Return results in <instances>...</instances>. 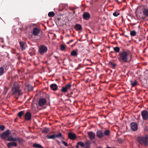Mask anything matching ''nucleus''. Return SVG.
I'll use <instances>...</instances> for the list:
<instances>
[{"label": "nucleus", "instance_id": "obj_40", "mask_svg": "<svg viewBox=\"0 0 148 148\" xmlns=\"http://www.w3.org/2000/svg\"><path fill=\"white\" fill-rule=\"evenodd\" d=\"M62 143L63 144L66 146H68V144L67 143L64 141H62Z\"/></svg>", "mask_w": 148, "mask_h": 148}, {"label": "nucleus", "instance_id": "obj_29", "mask_svg": "<svg viewBox=\"0 0 148 148\" xmlns=\"http://www.w3.org/2000/svg\"><path fill=\"white\" fill-rule=\"evenodd\" d=\"M131 84L132 86H134L137 85V82L136 81H134L131 83Z\"/></svg>", "mask_w": 148, "mask_h": 148}, {"label": "nucleus", "instance_id": "obj_33", "mask_svg": "<svg viewBox=\"0 0 148 148\" xmlns=\"http://www.w3.org/2000/svg\"><path fill=\"white\" fill-rule=\"evenodd\" d=\"M71 86V85L70 84H67L65 86L66 87V88L67 90L70 89Z\"/></svg>", "mask_w": 148, "mask_h": 148}, {"label": "nucleus", "instance_id": "obj_11", "mask_svg": "<svg viewBox=\"0 0 148 148\" xmlns=\"http://www.w3.org/2000/svg\"><path fill=\"white\" fill-rule=\"evenodd\" d=\"M88 133L90 139L92 140L94 139L95 134L94 133L92 132H89Z\"/></svg>", "mask_w": 148, "mask_h": 148}, {"label": "nucleus", "instance_id": "obj_1", "mask_svg": "<svg viewBox=\"0 0 148 148\" xmlns=\"http://www.w3.org/2000/svg\"><path fill=\"white\" fill-rule=\"evenodd\" d=\"M132 54L128 51L120 52L118 56V60L121 62H127L130 61L132 58Z\"/></svg>", "mask_w": 148, "mask_h": 148}, {"label": "nucleus", "instance_id": "obj_3", "mask_svg": "<svg viewBox=\"0 0 148 148\" xmlns=\"http://www.w3.org/2000/svg\"><path fill=\"white\" fill-rule=\"evenodd\" d=\"M12 94L19 95L21 94L22 93L21 90L19 89L18 83L16 82L14 83V86L12 89Z\"/></svg>", "mask_w": 148, "mask_h": 148}, {"label": "nucleus", "instance_id": "obj_12", "mask_svg": "<svg viewBox=\"0 0 148 148\" xmlns=\"http://www.w3.org/2000/svg\"><path fill=\"white\" fill-rule=\"evenodd\" d=\"M83 17L84 19L87 20L90 18V15L88 12H86L83 14Z\"/></svg>", "mask_w": 148, "mask_h": 148}, {"label": "nucleus", "instance_id": "obj_24", "mask_svg": "<svg viewBox=\"0 0 148 148\" xmlns=\"http://www.w3.org/2000/svg\"><path fill=\"white\" fill-rule=\"evenodd\" d=\"M33 146L36 148H43L40 145L36 143L34 144L33 145Z\"/></svg>", "mask_w": 148, "mask_h": 148}, {"label": "nucleus", "instance_id": "obj_43", "mask_svg": "<svg viewBox=\"0 0 148 148\" xmlns=\"http://www.w3.org/2000/svg\"><path fill=\"white\" fill-rule=\"evenodd\" d=\"M77 146H76V148H78L79 147V145H78V144H77Z\"/></svg>", "mask_w": 148, "mask_h": 148}, {"label": "nucleus", "instance_id": "obj_15", "mask_svg": "<svg viewBox=\"0 0 148 148\" xmlns=\"http://www.w3.org/2000/svg\"><path fill=\"white\" fill-rule=\"evenodd\" d=\"M39 32V29L37 28H34L33 30V34L34 36L38 35Z\"/></svg>", "mask_w": 148, "mask_h": 148}, {"label": "nucleus", "instance_id": "obj_5", "mask_svg": "<svg viewBox=\"0 0 148 148\" xmlns=\"http://www.w3.org/2000/svg\"><path fill=\"white\" fill-rule=\"evenodd\" d=\"M47 48L43 45L40 46L39 47V52L41 54H43L47 52Z\"/></svg>", "mask_w": 148, "mask_h": 148}, {"label": "nucleus", "instance_id": "obj_21", "mask_svg": "<svg viewBox=\"0 0 148 148\" xmlns=\"http://www.w3.org/2000/svg\"><path fill=\"white\" fill-rule=\"evenodd\" d=\"M55 138H63V136L61 133L59 132L58 134H55Z\"/></svg>", "mask_w": 148, "mask_h": 148}, {"label": "nucleus", "instance_id": "obj_9", "mask_svg": "<svg viewBox=\"0 0 148 148\" xmlns=\"http://www.w3.org/2000/svg\"><path fill=\"white\" fill-rule=\"evenodd\" d=\"M47 101L45 99L42 98L39 100L38 104L39 106H44L46 103Z\"/></svg>", "mask_w": 148, "mask_h": 148}, {"label": "nucleus", "instance_id": "obj_45", "mask_svg": "<svg viewBox=\"0 0 148 148\" xmlns=\"http://www.w3.org/2000/svg\"><path fill=\"white\" fill-rule=\"evenodd\" d=\"M106 148H111L110 147H106Z\"/></svg>", "mask_w": 148, "mask_h": 148}, {"label": "nucleus", "instance_id": "obj_41", "mask_svg": "<svg viewBox=\"0 0 148 148\" xmlns=\"http://www.w3.org/2000/svg\"><path fill=\"white\" fill-rule=\"evenodd\" d=\"M73 41V40H70L69 42H67V44H69L70 42H72Z\"/></svg>", "mask_w": 148, "mask_h": 148}, {"label": "nucleus", "instance_id": "obj_42", "mask_svg": "<svg viewBox=\"0 0 148 148\" xmlns=\"http://www.w3.org/2000/svg\"><path fill=\"white\" fill-rule=\"evenodd\" d=\"M111 64L112 65L114 66H116V64L112 63H111Z\"/></svg>", "mask_w": 148, "mask_h": 148}, {"label": "nucleus", "instance_id": "obj_19", "mask_svg": "<svg viewBox=\"0 0 148 148\" xmlns=\"http://www.w3.org/2000/svg\"><path fill=\"white\" fill-rule=\"evenodd\" d=\"M55 134H53L51 135H47V137L48 139H54L55 138Z\"/></svg>", "mask_w": 148, "mask_h": 148}, {"label": "nucleus", "instance_id": "obj_34", "mask_svg": "<svg viewBox=\"0 0 148 148\" xmlns=\"http://www.w3.org/2000/svg\"><path fill=\"white\" fill-rule=\"evenodd\" d=\"M67 90L66 87H63L61 89L62 92H66Z\"/></svg>", "mask_w": 148, "mask_h": 148}, {"label": "nucleus", "instance_id": "obj_4", "mask_svg": "<svg viewBox=\"0 0 148 148\" xmlns=\"http://www.w3.org/2000/svg\"><path fill=\"white\" fill-rule=\"evenodd\" d=\"M0 136L2 139L5 140L9 141V130H7L3 133Z\"/></svg>", "mask_w": 148, "mask_h": 148}, {"label": "nucleus", "instance_id": "obj_31", "mask_svg": "<svg viewBox=\"0 0 148 148\" xmlns=\"http://www.w3.org/2000/svg\"><path fill=\"white\" fill-rule=\"evenodd\" d=\"M114 51L116 52H119L120 51V49L118 47H116L114 48Z\"/></svg>", "mask_w": 148, "mask_h": 148}, {"label": "nucleus", "instance_id": "obj_8", "mask_svg": "<svg viewBox=\"0 0 148 148\" xmlns=\"http://www.w3.org/2000/svg\"><path fill=\"white\" fill-rule=\"evenodd\" d=\"M69 138L71 140H73L77 138L76 134L73 132H69L68 134Z\"/></svg>", "mask_w": 148, "mask_h": 148}, {"label": "nucleus", "instance_id": "obj_39", "mask_svg": "<svg viewBox=\"0 0 148 148\" xmlns=\"http://www.w3.org/2000/svg\"><path fill=\"white\" fill-rule=\"evenodd\" d=\"M28 89L29 90H32L33 89V88L30 86V85H28L27 86Z\"/></svg>", "mask_w": 148, "mask_h": 148}, {"label": "nucleus", "instance_id": "obj_25", "mask_svg": "<svg viewBox=\"0 0 148 148\" xmlns=\"http://www.w3.org/2000/svg\"><path fill=\"white\" fill-rule=\"evenodd\" d=\"M55 15V13L53 12H51L48 13V16L49 17H53Z\"/></svg>", "mask_w": 148, "mask_h": 148}, {"label": "nucleus", "instance_id": "obj_28", "mask_svg": "<svg viewBox=\"0 0 148 148\" xmlns=\"http://www.w3.org/2000/svg\"><path fill=\"white\" fill-rule=\"evenodd\" d=\"M24 113V111H21L18 113V116L20 117H21L23 115Z\"/></svg>", "mask_w": 148, "mask_h": 148}, {"label": "nucleus", "instance_id": "obj_17", "mask_svg": "<svg viewBox=\"0 0 148 148\" xmlns=\"http://www.w3.org/2000/svg\"><path fill=\"white\" fill-rule=\"evenodd\" d=\"M50 87L52 90H56L58 88V86L56 84H53L50 85Z\"/></svg>", "mask_w": 148, "mask_h": 148}, {"label": "nucleus", "instance_id": "obj_37", "mask_svg": "<svg viewBox=\"0 0 148 148\" xmlns=\"http://www.w3.org/2000/svg\"><path fill=\"white\" fill-rule=\"evenodd\" d=\"M119 13L116 12H115L113 13V15L115 16H116L119 15Z\"/></svg>", "mask_w": 148, "mask_h": 148}, {"label": "nucleus", "instance_id": "obj_32", "mask_svg": "<svg viewBox=\"0 0 148 148\" xmlns=\"http://www.w3.org/2000/svg\"><path fill=\"white\" fill-rule=\"evenodd\" d=\"M110 133V131L109 130H106L104 132V134L105 136H107Z\"/></svg>", "mask_w": 148, "mask_h": 148}, {"label": "nucleus", "instance_id": "obj_35", "mask_svg": "<svg viewBox=\"0 0 148 148\" xmlns=\"http://www.w3.org/2000/svg\"><path fill=\"white\" fill-rule=\"evenodd\" d=\"M77 144L80 145L81 147H83L84 145V143L81 141L78 142L77 143Z\"/></svg>", "mask_w": 148, "mask_h": 148}, {"label": "nucleus", "instance_id": "obj_23", "mask_svg": "<svg viewBox=\"0 0 148 148\" xmlns=\"http://www.w3.org/2000/svg\"><path fill=\"white\" fill-rule=\"evenodd\" d=\"M71 55L73 56H77V53L75 51H73L71 53Z\"/></svg>", "mask_w": 148, "mask_h": 148}, {"label": "nucleus", "instance_id": "obj_7", "mask_svg": "<svg viewBox=\"0 0 148 148\" xmlns=\"http://www.w3.org/2000/svg\"><path fill=\"white\" fill-rule=\"evenodd\" d=\"M130 127L132 130L133 131L137 130L138 127L137 124L135 122H132L130 124Z\"/></svg>", "mask_w": 148, "mask_h": 148}, {"label": "nucleus", "instance_id": "obj_22", "mask_svg": "<svg viewBox=\"0 0 148 148\" xmlns=\"http://www.w3.org/2000/svg\"><path fill=\"white\" fill-rule=\"evenodd\" d=\"M67 6V5L66 4L61 3L60 4L59 7L60 8L63 9L65 8Z\"/></svg>", "mask_w": 148, "mask_h": 148}, {"label": "nucleus", "instance_id": "obj_30", "mask_svg": "<svg viewBox=\"0 0 148 148\" xmlns=\"http://www.w3.org/2000/svg\"><path fill=\"white\" fill-rule=\"evenodd\" d=\"M4 69L3 67L0 68V76L2 75L3 74Z\"/></svg>", "mask_w": 148, "mask_h": 148}, {"label": "nucleus", "instance_id": "obj_10", "mask_svg": "<svg viewBox=\"0 0 148 148\" xmlns=\"http://www.w3.org/2000/svg\"><path fill=\"white\" fill-rule=\"evenodd\" d=\"M12 140L14 141H18L19 143H22L24 140L22 138H14L12 136H10V141Z\"/></svg>", "mask_w": 148, "mask_h": 148}, {"label": "nucleus", "instance_id": "obj_36", "mask_svg": "<svg viewBox=\"0 0 148 148\" xmlns=\"http://www.w3.org/2000/svg\"><path fill=\"white\" fill-rule=\"evenodd\" d=\"M60 49L62 51L64 50L65 49V47L63 45H61L60 46Z\"/></svg>", "mask_w": 148, "mask_h": 148}, {"label": "nucleus", "instance_id": "obj_20", "mask_svg": "<svg viewBox=\"0 0 148 148\" xmlns=\"http://www.w3.org/2000/svg\"><path fill=\"white\" fill-rule=\"evenodd\" d=\"M143 13L145 15L148 16V9L144 8Z\"/></svg>", "mask_w": 148, "mask_h": 148}, {"label": "nucleus", "instance_id": "obj_26", "mask_svg": "<svg viewBox=\"0 0 148 148\" xmlns=\"http://www.w3.org/2000/svg\"><path fill=\"white\" fill-rule=\"evenodd\" d=\"M17 144L15 142H10V147L12 146L16 147L17 146Z\"/></svg>", "mask_w": 148, "mask_h": 148}, {"label": "nucleus", "instance_id": "obj_13", "mask_svg": "<svg viewBox=\"0 0 148 148\" xmlns=\"http://www.w3.org/2000/svg\"><path fill=\"white\" fill-rule=\"evenodd\" d=\"M96 136L99 138H102L104 136L103 133H102V132L99 130H97L96 133Z\"/></svg>", "mask_w": 148, "mask_h": 148}, {"label": "nucleus", "instance_id": "obj_2", "mask_svg": "<svg viewBox=\"0 0 148 148\" xmlns=\"http://www.w3.org/2000/svg\"><path fill=\"white\" fill-rule=\"evenodd\" d=\"M136 140L139 143L145 146L148 145V137L147 136H138Z\"/></svg>", "mask_w": 148, "mask_h": 148}, {"label": "nucleus", "instance_id": "obj_14", "mask_svg": "<svg viewBox=\"0 0 148 148\" xmlns=\"http://www.w3.org/2000/svg\"><path fill=\"white\" fill-rule=\"evenodd\" d=\"M31 117V114L29 112H27L25 115V120H30Z\"/></svg>", "mask_w": 148, "mask_h": 148}, {"label": "nucleus", "instance_id": "obj_38", "mask_svg": "<svg viewBox=\"0 0 148 148\" xmlns=\"http://www.w3.org/2000/svg\"><path fill=\"white\" fill-rule=\"evenodd\" d=\"M5 129V127L3 125H0V129L3 130Z\"/></svg>", "mask_w": 148, "mask_h": 148}, {"label": "nucleus", "instance_id": "obj_44", "mask_svg": "<svg viewBox=\"0 0 148 148\" xmlns=\"http://www.w3.org/2000/svg\"><path fill=\"white\" fill-rule=\"evenodd\" d=\"M7 145L8 147H9V143H8L7 144Z\"/></svg>", "mask_w": 148, "mask_h": 148}, {"label": "nucleus", "instance_id": "obj_16", "mask_svg": "<svg viewBox=\"0 0 148 148\" xmlns=\"http://www.w3.org/2000/svg\"><path fill=\"white\" fill-rule=\"evenodd\" d=\"M75 29L77 31L80 30L82 29V27L81 25L76 24L75 26Z\"/></svg>", "mask_w": 148, "mask_h": 148}, {"label": "nucleus", "instance_id": "obj_6", "mask_svg": "<svg viewBox=\"0 0 148 148\" xmlns=\"http://www.w3.org/2000/svg\"><path fill=\"white\" fill-rule=\"evenodd\" d=\"M141 115L143 119L144 120H146L148 118V112L146 110H143L141 112Z\"/></svg>", "mask_w": 148, "mask_h": 148}, {"label": "nucleus", "instance_id": "obj_18", "mask_svg": "<svg viewBox=\"0 0 148 148\" xmlns=\"http://www.w3.org/2000/svg\"><path fill=\"white\" fill-rule=\"evenodd\" d=\"M20 47L21 48L22 50H23L25 49V43L21 41L19 42Z\"/></svg>", "mask_w": 148, "mask_h": 148}, {"label": "nucleus", "instance_id": "obj_27", "mask_svg": "<svg viewBox=\"0 0 148 148\" xmlns=\"http://www.w3.org/2000/svg\"><path fill=\"white\" fill-rule=\"evenodd\" d=\"M130 34L131 36H134L136 35V32L134 31H132L130 32Z\"/></svg>", "mask_w": 148, "mask_h": 148}]
</instances>
